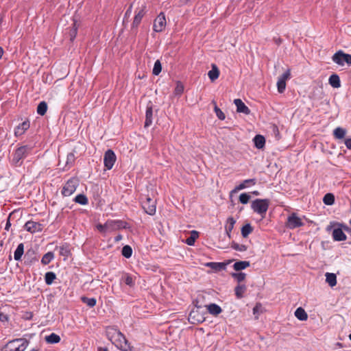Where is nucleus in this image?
I'll return each instance as SVG.
<instances>
[{"label": "nucleus", "instance_id": "nucleus-1", "mask_svg": "<svg viewBox=\"0 0 351 351\" xmlns=\"http://www.w3.org/2000/svg\"><path fill=\"white\" fill-rule=\"evenodd\" d=\"M29 343V341L19 338L8 341L2 348V351H25Z\"/></svg>", "mask_w": 351, "mask_h": 351}, {"label": "nucleus", "instance_id": "nucleus-2", "mask_svg": "<svg viewBox=\"0 0 351 351\" xmlns=\"http://www.w3.org/2000/svg\"><path fill=\"white\" fill-rule=\"evenodd\" d=\"M269 203V199H256L252 202L251 208L254 213L265 218Z\"/></svg>", "mask_w": 351, "mask_h": 351}, {"label": "nucleus", "instance_id": "nucleus-3", "mask_svg": "<svg viewBox=\"0 0 351 351\" xmlns=\"http://www.w3.org/2000/svg\"><path fill=\"white\" fill-rule=\"evenodd\" d=\"M32 149V147L29 145H23L18 147L13 154L12 162L16 166H20L22 163L21 160L25 158Z\"/></svg>", "mask_w": 351, "mask_h": 351}, {"label": "nucleus", "instance_id": "nucleus-4", "mask_svg": "<svg viewBox=\"0 0 351 351\" xmlns=\"http://www.w3.org/2000/svg\"><path fill=\"white\" fill-rule=\"evenodd\" d=\"M112 337L115 339V346L122 351L133 350V347L130 346L125 337L120 331L115 330Z\"/></svg>", "mask_w": 351, "mask_h": 351}, {"label": "nucleus", "instance_id": "nucleus-5", "mask_svg": "<svg viewBox=\"0 0 351 351\" xmlns=\"http://www.w3.org/2000/svg\"><path fill=\"white\" fill-rule=\"evenodd\" d=\"M205 314L201 311V306H197L191 310L189 315V321L193 324H197L205 321Z\"/></svg>", "mask_w": 351, "mask_h": 351}, {"label": "nucleus", "instance_id": "nucleus-6", "mask_svg": "<svg viewBox=\"0 0 351 351\" xmlns=\"http://www.w3.org/2000/svg\"><path fill=\"white\" fill-rule=\"evenodd\" d=\"M332 61L340 66H343L346 63L351 66V55L345 53L343 51H337L332 57Z\"/></svg>", "mask_w": 351, "mask_h": 351}, {"label": "nucleus", "instance_id": "nucleus-7", "mask_svg": "<svg viewBox=\"0 0 351 351\" xmlns=\"http://www.w3.org/2000/svg\"><path fill=\"white\" fill-rule=\"evenodd\" d=\"M146 12V5L145 1H143L141 7L137 8L135 10V16L131 25L132 29H136L138 27Z\"/></svg>", "mask_w": 351, "mask_h": 351}, {"label": "nucleus", "instance_id": "nucleus-8", "mask_svg": "<svg viewBox=\"0 0 351 351\" xmlns=\"http://www.w3.org/2000/svg\"><path fill=\"white\" fill-rule=\"evenodd\" d=\"M142 208L146 213L153 215L156 213V200L149 196L145 197V199L141 200Z\"/></svg>", "mask_w": 351, "mask_h": 351}, {"label": "nucleus", "instance_id": "nucleus-9", "mask_svg": "<svg viewBox=\"0 0 351 351\" xmlns=\"http://www.w3.org/2000/svg\"><path fill=\"white\" fill-rule=\"evenodd\" d=\"M303 223L301 218H300L296 213H293L288 216L286 221V227L289 229H295L301 226H303Z\"/></svg>", "mask_w": 351, "mask_h": 351}, {"label": "nucleus", "instance_id": "nucleus-10", "mask_svg": "<svg viewBox=\"0 0 351 351\" xmlns=\"http://www.w3.org/2000/svg\"><path fill=\"white\" fill-rule=\"evenodd\" d=\"M77 186L78 180L77 179L74 178L69 179L63 186L62 194L64 196H70L75 191Z\"/></svg>", "mask_w": 351, "mask_h": 351}, {"label": "nucleus", "instance_id": "nucleus-11", "mask_svg": "<svg viewBox=\"0 0 351 351\" xmlns=\"http://www.w3.org/2000/svg\"><path fill=\"white\" fill-rule=\"evenodd\" d=\"M117 157L114 152L112 149H108L104 156V167L110 170L112 168Z\"/></svg>", "mask_w": 351, "mask_h": 351}, {"label": "nucleus", "instance_id": "nucleus-12", "mask_svg": "<svg viewBox=\"0 0 351 351\" xmlns=\"http://www.w3.org/2000/svg\"><path fill=\"white\" fill-rule=\"evenodd\" d=\"M166 25V19L164 13L160 12L155 19L153 25V29L156 32H162Z\"/></svg>", "mask_w": 351, "mask_h": 351}, {"label": "nucleus", "instance_id": "nucleus-13", "mask_svg": "<svg viewBox=\"0 0 351 351\" xmlns=\"http://www.w3.org/2000/svg\"><path fill=\"white\" fill-rule=\"evenodd\" d=\"M24 228L27 232L36 233L41 232L43 230V225L39 222L28 221L24 225Z\"/></svg>", "mask_w": 351, "mask_h": 351}, {"label": "nucleus", "instance_id": "nucleus-14", "mask_svg": "<svg viewBox=\"0 0 351 351\" xmlns=\"http://www.w3.org/2000/svg\"><path fill=\"white\" fill-rule=\"evenodd\" d=\"M233 260H228L225 262L216 263V262H208L205 263V266L214 270L215 271H219L226 270L227 265L230 264Z\"/></svg>", "mask_w": 351, "mask_h": 351}, {"label": "nucleus", "instance_id": "nucleus-15", "mask_svg": "<svg viewBox=\"0 0 351 351\" xmlns=\"http://www.w3.org/2000/svg\"><path fill=\"white\" fill-rule=\"evenodd\" d=\"M290 77V72L288 70L287 71L285 72L278 80L277 82V87H278V91L280 93H282L286 88V80L289 79Z\"/></svg>", "mask_w": 351, "mask_h": 351}, {"label": "nucleus", "instance_id": "nucleus-16", "mask_svg": "<svg viewBox=\"0 0 351 351\" xmlns=\"http://www.w3.org/2000/svg\"><path fill=\"white\" fill-rule=\"evenodd\" d=\"M152 119H153V105L152 102H149L146 108L145 113V127L147 128L152 124Z\"/></svg>", "mask_w": 351, "mask_h": 351}, {"label": "nucleus", "instance_id": "nucleus-17", "mask_svg": "<svg viewBox=\"0 0 351 351\" xmlns=\"http://www.w3.org/2000/svg\"><path fill=\"white\" fill-rule=\"evenodd\" d=\"M30 124L28 120L23 121L22 123L19 124L14 129V135L16 136H20L23 135L25 131H27L29 128Z\"/></svg>", "mask_w": 351, "mask_h": 351}, {"label": "nucleus", "instance_id": "nucleus-18", "mask_svg": "<svg viewBox=\"0 0 351 351\" xmlns=\"http://www.w3.org/2000/svg\"><path fill=\"white\" fill-rule=\"evenodd\" d=\"M332 238L336 241H343L346 240L347 237L343 232L342 227L335 228L332 231Z\"/></svg>", "mask_w": 351, "mask_h": 351}, {"label": "nucleus", "instance_id": "nucleus-19", "mask_svg": "<svg viewBox=\"0 0 351 351\" xmlns=\"http://www.w3.org/2000/svg\"><path fill=\"white\" fill-rule=\"evenodd\" d=\"M234 104L237 106V110L239 112L244 113L245 114H249L250 110L249 108L241 101L240 99H235Z\"/></svg>", "mask_w": 351, "mask_h": 351}, {"label": "nucleus", "instance_id": "nucleus-20", "mask_svg": "<svg viewBox=\"0 0 351 351\" xmlns=\"http://www.w3.org/2000/svg\"><path fill=\"white\" fill-rule=\"evenodd\" d=\"M256 184V179H255V178L245 180L240 184L237 186L235 187V189L232 191V192H235L237 191L244 189L249 186L255 185Z\"/></svg>", "mask_w": 351, "mask_h": 351}, {"label": "nucleus", "instance_id": "nucleus-21", "mask_svg": "<svg viewBox=\"0 0 351 351\" xmlns=\"http://www.w3.org/2000/svg\"><path fill=\"white\" fill-rule=\"evenodd\" d=\"M206 307L208 313L215 316L218 315L222 311L221 308L214 303L210 304L209 305L206 306Z\"/></svg>", "mask_w": 351, "mask_h": 351}, {"label": "nucleus", "instance_id": "nucleus-22", "mask_svg": "<svg viewBox=\"0 0 351 351\" xmlns=\"http://www.w3.org/2000/svg\"><path fill=\"white\" fill-rule=\"evenodd\" d=\"M328 83L333 88H339L341 86L339 76L335 73L331 75L328 79Z\"/></svg>", "mask_w": 351, "mask_h": 351}, {"label": "nucleus", "instance_id": "nucleus-23", "mask_svg": "<svg viewBox=\"0 0 351 351\" xmlns=\"http://www.w3.org/2000/svg\"><path fill=\"white\" fill-rule=\"evenodd\" d=\"M254 145L257 149H263L265 145V138L261 134H257L254 139Z\"/></svg>", "mask_w": 351, "mask_h": 351}, {"label": "nucleus", "instance_id": "nucleus-24", "mask_svg": "<svg viewBox=\"0 0 351 351\" xmlns=\"http://www.w3.org/2000/svg\"><path fill=\"white\" fill-rule=\"evenodd\" d=\"M247 290V287L245 285L239 284L234 288V293L237 298L241 299L244 296V293Z\"/></svg>", "mask_w": 351, "mask_h": 351}, {"label": "nucleus", "instance_id": "nucleus-25", "mask_svg": "<svg viewBox=\"0 0 351 351\" xmlns=\"http://www.w3.org/2000/svg\"><path fill=\"white\" fill-rule=\"evenodd\" d=\"M250 265V261H239L234 263L233 268L235 271H241Z\"/></svg>", "mask_w": 351, "mask_h": 351}, {"label": "nucleus", "instance_id": "nucleus-26", "mask_svg": "<svg viewBox=\"0 0 351 351\" xmlns=\"http://www.w3.org/2000/svg\"><path fill=\"white\" fill-rule=\"evenodd\" d=\"M208 75L212 82L219 77V71L215 64H212V69L208 71Z\"/></svg>", "mask_w": 351, "mask_h": 351}, {"label": "nucleus", "instance_id": "nucleus-27", "mask_svg": "<svg viewBox=\"0 0 351 351\" xmlns=\"http://www.w3.org/2000/svg\"><path fill=\"white\" fill-rule=\"evenodd\" d=\"M199 237V232L196 230H192L190 236L186 239L185 243L189 245H194L195 240Z\"/></svg>", "mask_w": 351, "mask_h": 351}, {"label": "nucleus", "instance_id": "nucleus-28", "mask_svg": "<svg viewBox=\"0 0 351 351\" xmlns=\"http://www.w3.org/2000/svg\"><path fill=\"white\" fill-rule=\"evenodd\" d=\"M326 282L329 285V286L333 287L337 284L336 275L333 273L327 272L326 274Z\"/></svg>", "mask_w": 351, "mask_h": 351}, {"label": "nucleus", "instance_id": "nucleus-29", "mask_svg": "<svg viewBox=\"0 0 351 351\" xmlns=\"http://www.w3.org/2000/svg\"><path fill=\"white\" fill-rule=\"evenodd\" d=\"M295 316L300 321H305L308 318L307 313L302 307H299L295 310Z\"/></svg>", "mask_w": 351, "mask_h": 351}, {"label": "nucleus", "instance_id": "nucleus-30", "mask_svg": "<svg viewBox=\"0 0 351 351\" xmlns=\"http://www.w3.org/2000/svg\"><path fill=\"white\" fill-rule=\"evenodd\" d=\"M59 253L60 256L64 257V260L71 255V250L69 245L66 243L61 245L59 248Z\"/></svg>", "mask_w": 351, "mask_h": 351}, {"label": "nucleus", "instance_id": "nucleus-31", "mask_svg": "<svg viewBox=\"0 0 351 351\" xmlns=\"http://www.w3.org/2000/svg\"><path fill=\"white\" fill-rule=\"evenodd\" d=\"M24 252V245L23 243H19L14 251V258L16 261H20Z\"/></svg>", "mask_w": 351, "mask_h": 351}, {"label": "nucleus", "instance_id": "nucleus-32", "mask_svg": "<svg viewBox=\"0 0 351 351\" xmlns=\"http://www.w3.org/2000/svg\"><path fill=\"white\" fill-rule=\"evenodd\" d=\"M121 280L130 287H133L135 285L134 280L132 276L128 274H125L122 276Z\"/></svg>", "mask_w": 351, "mask_h": 351}, {"label": "nucleus", "instance_id": "nucleus-33", "mask_svg": "<svg viewBox=\"0 0 351 351\" xmlns=\"http://www.w3.org/2000/svg\"><path fill=\"white\" fill-rule=\"evenodd\" d=\"M346 130L342 128L338 127L333 131L334 136L337 139H342L345 137Z\"/></svg>", "mask_w": 351, "mask_h": 351}, {"label": "nucleus", "instance_id": "nucleus-34", "mask_svg": "<svg viewBox=\"0 0 351 351\" xmlns=\"http://www.w3.org/2000/svg\"><path fill=\"white\" fill-rule=\"evenodd\" d=\"M45 341L48 343H57L60 342V337L56 333H51L49 335L45 337Z\"/></svg>", "mask_w": 351, "mask_h": 351}, {"label": "nucleus", "instance_id": "nucleus-35", "mask_svg": "<svg viewBox=\"0 0 351 351\" xmlns=\"http://www.w3.org/2000/svg\"><path fill=\"white\" fill-rule=\"evenodd\" d=\"M54 258V254L52 252H49L44 254L41 259V263L44 265L49 264Z\"/></svg>", "mask_w": 351, "mask_h": 351}, {"label": "nucleus", "instance_id": "nucleus-36", "mask_svg": "<svg viewBox=\"0 0 351 351\" xmlns=\"http://www.w3.org/2000/svg\"><path fill=\"white\" fill-rule=\"evenodd\" d=\"M56 278V275L53 271H48L45 275V281L47 285H51Z\"/></svg>", "mask_w": 351, "mask_h": 351}, {"label": "nucleus", "instance_id": "nucleus-37", "mask_svg": "<svg viewBox=\"0 0 351 351\" xmlns=\"http://www.w3.org/2000/svg\"><path fill=\"white\" fill-rule=\"evenodd\" d=\"M47 110V104L45 101H41L37 106L36 112L38 114L43 116Z\"/></svg>", "mask_w": 351, "mask_h": 351}, {"label": "nucleus", "instance_id": "nucleus-38", "mask_svg": "<svg viewBox=\"0 0 351 351\" xmlns=\"http://www.w3.org/2000/svg\"><path fill=\"white\" fill-rule=\"evenodd\" d=\"M111 224V230H115V229H120V228H125L126 223L125 222L121 221V220H116V221H110Z\"/></svg>", "mask_w": 351, "mask_h": 351}, {"label": "nucleus", "instance_id": "nucleus-39", "mask_svg": "<svg viewBox=\"0 0 351 351\" xmlns=\"http://www.w3.org/2000/svg\"><path fill=\"white\" fill-rule=\"evenodd\" d=\"M81 300L83 303L86 304L89 307H93L96 305L97 300L94 298H87L85 296H82L81 298Z\"/></svg>", "mask_w": 351, "mask_h": 351}, {"label": "nucleus", "instance_id": "nucleus-40", "mask_svg": "<svg viewBox=\"0 0 351 351\" xmlns=\"http://www.w3.org/2000/svg\"><path fill=\"white\" fill-rule=\"evenodd\" d=\"M252 231H253V228L250 223H247V224L244 225L241 228L242 237L244 238H246Z\"/></svg>", "mask_w": 351, "mask_h": 351}, {"label": "nucleus", "instance_id": "nucleus-41", "mask_svg": "<svg viewBox=\"0 0 351 351\" xmlns=\"http://www.w3.org/2000/svg\"><path fill=\"white\" fill-rule=\"evenodd\" d=\"M323 202L326 205H332L335 203V196L332 193H327L324 196Z\"/></svg>", "mask_w": 351, "mask_h": 351}, {"label": "nucleus", "instance_id": "nucleus-42", "mask_svg": "<svg viewBox=\"0 0 351 351\" xmlns=\"http://www.w3.org/2000/svg\"><path fill=\"white\" fill-rule=\"evenodd\" d=\"M236 223V221L232 217H230L227 219L226 225L225 227L226 232H232L234 228V226Z\"/></svg>", "mask_w": 351, "mask_h": 351}, {"label": "nucleus", "instance_id": "nucleus-43", "mask_svg": "<svg viewBox=\"0 0 351 351\" xmlns=\"http://www.w3.org/2000/svg\"><path fill=\"white\" fill-rule=\"evenodd\" d=\"M121 254L126 258H130L132 255V247L128 245L123 246L121 250Z\"/></svg>", "mask_w": 351, "mask_h": 351}, {"label": "nucleus", "instance_id": "nucleus-44", "mask_svg": "<svg viewBox=\"0 0 351 351\" xmlns=\"http://www.w3.org/2000/svg\"><path fill=\"white\" fill-rule=\"evenodd\" d=\"M75 202L81 205H86L88 204V198L84 194H79L75 197Z\"/></svg>", "mask_w": 351, "mask_h": 351}, {"label": "nucleus", "instance_id": "nucleus-45", "mask_svg": "<svg viewBox=\"0 0 351 351\" xmlns=\"http://www.w3.org/2000/svg\"><path fill=\"white\" fill-rule=\"evenodd\" d=\"M162 71V64L159 60H157L154 65L152 73L154 75H158Z\"/></svg>", "mask_w": 351, "mask_h": 351}, {"label": "nucleus", "instance_id": "nucleus-46", "mask_svg": "<svg viewBox=\"0 0 351 351\" xmlns=\"http://www.w3.org/2000/svg\"><path fill=\"white\" fill-rule=\"evenodd\" d=\"M111 224L112 223L110 221H108L105 224H98L97 226V230L101 232H105L107 230H111Z\"/></svg>", "mask_w": 351, "mask_h": 351}, {"label": "nucleus", "instance_id": "nucleus-47", "mask_svg": "<svg viewBox=\"0 0 351 351\" xmlns=\"http://www.w3.org/2000/svg\"><path fill=\"white\" fill-rule=\"evenodd\" d=\"M231 276L232 278H234L235 280H237V281L239 282V284L240 282H243V280H245V277H246V274L243 272L232 273L231 274Z\"/></svg>", "mask_w": 351, "mask_h": 351}, {"label": "nucleus", "instance_id": "nucleus-48", "mask_svg": "<svg viewBox=\"0 0 351 351\" xmlns=\"http://www.w3.org/2000/svg\"><path fill=\"white\" fill-rule=\"evenodd\" d=\"M213 103L215 104L214 111L216 114V116L219 119L224 120L226 118L224 113L220 110V108H218L215 101H213Z\"/></svg>", "mask_w": 351, "mask_h": 351}, {"label": "nucleus", "instance_id": "nucleus-49", "mask_svg": "<svg viewBox=\"0 0 351 351\" xmlns=\"http://www.w3.org/2000/svg\"><path fill=\"white\" fill-rule=\"evenodd\" d=\"M231 247L233 248L234 250H235L237 251H239V252H245L247 249L246 245H243V244H239L235 242L232 243Z\"/></svg>", "mask_w": 351, "mask_h": 351}, {"label": "nucleus", "instance_id": "nucleus-50", "mask_svg": "<svg viewBox=\"0 0 351 351\" xmlns=\"http://www.w3.org/2000/svg\"><path fill=\"white\" fill-rule=\"evenodd\" d=\"M250 195L248 193H243L239 196V202L243 204H246L250 199Z\"/></svg>", "mask_w": 351, "mask_h": 351}, {"label": "nucleus", "instance_id": "nucleus-51", "mask_svg": "<svg viewBox=\"0 0 351 351\" xmlns=\"http://www.w3.org/2000/svg\"><path fill=\"white\" fill-rule=\"evenodd\" d=\"M184 91V86L180 82H177L174 93L176 95H180Z\"/></svg>", "mask_w": 351, "mask_h": 351}, {"label": "nucleus", "instance_id": "nucleus-52", "mask_svg": "<svg viewBox=\"0 0 351 351\" xmlns=\"http://www.w3.org/2000/svg\"><path fill=\"white\" fill-rule=\"evenodd\" d=\"M73 27L70 29V32H69L70 40L71 41H73L75 39V38L76 37L77 31V27H76L75 22L73 23Z\"/></svg>", "mask_w": 351, "mask_h": 351}, {"label": "nucleus", "instance_id": "nucleus-53", "mask_svg": "<svg viewBox=\"0 0 351 351\" xmlns=\"http://www.w3.org/2000/svg\"><path fill=\"white\" fill-rule=\"evenodd\" d=\"M75 155L73 153H69L67 155V157H66V165H72L73 163L75 161Z\"/></svg>", "mask_w": 351, "mask_h": 351}, {"label": "nucleus", "instance_id": "nucleus-54", "mask_svg": "<svg viewBox=\"0 0 351 351\" xmlns=\"http://www.w3.org/2000/svg\"><path fill=\"white\" fill-rule=\"evenodd\" d=\"M34 251H27L25 255V258L26 259L25 262L26 261H29V263H32L33 261H37V258H33L32 259H29V256H32V255H34Z\"/></svg>", "mask_w": 351, "mask_h": 351}, {"label": "nucleus", "instance_id": "nucleus-55", "mask_svg": "<svg viewBox=\"0 0 351 351\" xmlns=\"http://www.w3.org/2000/svg\"><path fill=\"white\" fill-rule=\"evenodd\" d=\"M132 4H131L129 6V8H128V10H126V12L125 13L124 19H123V23H125V20H128L130 18V14L132 13Z\"/></svg>", "mask_w": 351, "mask_h": 351}, {"label": "nucleus", "instance_id": "nucleus-56", "mask_svg": "<svg viewBox=\"0 0 351 351\" xmlns=\"http://www.w3.org/2000/svg\"><path fill=\"white\" fill-rule=\"evenodd\" d=\"M14 213V212H12L11 213H10V215H8V219H7V221H6V224H5V230L6 231H8L11 227V222H10V218H11V216Z\"/></svg>", "mask_w": 351, "mask_h": 351}, {"label": "nucleus", "instance_id": "nucleus-57", "mask_svg": "<svg viewBox=\"0 0 351 351\" xmlns=\"http://www.w3.org/2000/svg\"><path fill=\"white\" fill-rule=\"evenodd\" d=\"M337 225L339 226L342 227V228L343 229L344 231L347 232L348 233L351 234V228L350 227H348L347 225L343 224V223H337Z\"/></svg>", "mask_w": 351, "mask_h": 351}, {"label": "nucleus", "instance_id": "nucleus-58", "mask_svg": "<svg viewBox=\"0 0 351 351\" xmlns=\"http://www.w3.org/2000/svg\"><path fill=\"white\" fill-rule=\"evenodd\" d=\"M8 320V316L3 313H0V321L1 322H6Z\"/></svg>", "mask_w": 351, "mask_h": 351}, {"label": "nucleus", "instance_id": "nucleus-59", "mask_svg": "<svg viewBox=\"0 0 351 351\" xmlns=\"http://www.w3.org/2000/svg\"><path fill=\"white\" fill-rule=\"evenodd\" d=\"M345 145L348 149H351V138L346 139Z\"/></svg>", "mask_w": 351, "mask_h": 351}, {"label": "nucleus", "instance_id": "nucleus-60", "mask_svg": "<svg viewBox=\"0 0 351 351\" xmlns=\"http://www.w3.org/2000/svg\"><path fill=\"white\" fill-rule=\"evenodd\" d=\"M123 237L121 234H118L117 236H116L114 237V241L115 242H119V241H121Z\"/></svg>", "mask_w": 351, "mask_h": 351}, {"label": "nucleus", "instance_id": "nucleus-61", "mask_svg": "<svg viewBox=\"0 0 351 351\" xmlns=\"http://www.w3.org/2000/svg\"><path fill=\"white\" fill-rule=\"evenodd\" d=\"M258 305H256V306L254 307L253 308V312H254V314H256V312H258Z\"/></svg>", "mask_w": 351, "mask_h": 351}, {"label": "nucleus", "instance_id": "nucleus-62", "mask_svg": "<svg viewBox=\"0 0 351 351\" xmlns=\"http://www.w3.org/2000/svg\"><path fill=\"white\" fill-rule=\"evenodd\" d=\"M98 351H108L106 348H98Z\"/></svg>", "mask_w": 351, "mask_h": 351}, {"label": "nucleus", "instance_id": "nucleus-63", "mask_svg": "<svg viewBox=\"0 0 351 351\" xmlns=\"http://www.w3.org/2000/svg\"><path fill=\"white\" fill-rule=\"evenodd\" d=\"M3 54V49L1 47H0V59L1 58Z\"/></svg>", "mask_w": 351, "mask_h": 351}, {"label": "nucleus", "instance_id": "nucleus-64", "mask_svg": "<svg viewBox=\"0 0 351 351\" xmlns=\"http://www.w3.org/2000/svg\"><path fill=\"white\" fill-rule=\"evenodd\" d=\"M252 193L254 195H259L260 193L258 191H252Z\"/></svg>", "mask_w": 351, "mask_h": 351}]
</instances>
